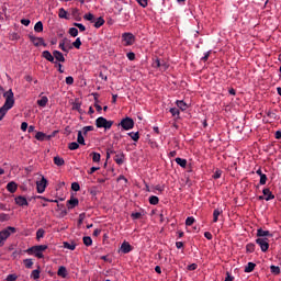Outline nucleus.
Returning <instances> with one entry per match:
<instances>
[{
	"instance_id": "nucleus-40",
	"label": "nucleus",
	"mask_w": 281,
	"mask_h": 281,
	"mask_svg": "<svg viewBox=\"0 0 281 281\" xmlns=\"http://www.w3.org/2000/svg\"><path fill=\"white\" fill-rule=\"evenodd\" d=\"M71 15L76 19V21H80V11L78 9H72Z\"/></svg>"
},
{
	"instance_id": "nucleus-26",
	"label": "nucleus",
	"mask_w": 281,
	"mask_h": 281,
	"mask_svg": "<svg viewBox=\"0 0 281 281\" xmlns=\"http://www.w3.org/2000/svg\"><path fill=\"white\" fill-rule=\"evenodd\" d=\"M47 102H49V99L47 97H42L40 100H37L38 106L45 108L47 106Z\"/></svg>"
},
{
	"instance_id": "nucleus-45",
	"label": "nucleus",
	"mask_w": 281,
	"mask_h": 281,
	"mask_svg": "<svg viewBox=\"0 0 281 281\" xmlns=\"http://www.w3.org/2000/svg\"><path fill=\"white\" fill-rule=\"evenodd\" d=\"M169 113H171V115L173 116V117H179V115H180V112H179V109H177V108H171L170 110H169Z\"/></svg>"
},
{
	"instance_id": "nucleus-27",
	"label": "nucleus",
	"mask_w": 281,
	"mask_h": 281,
	"mask_svg": "<svg viewBox=\"0 0 281 281\" xmlns=\"http://www.w3.org/2000/svg\"><path fill=\"white\" fill-rule=\"evenodd\" d=\"M94 27L98 30L104 25V19L102 16H99L97 20L93 21Z\"/></svg>"
},
{
	"instance_id": "nucleus-39",
	"label": "nucleus",
	"mask_w": 281,
	"mask_h": 281,
	"mask_svg": "<svg viewBox=\"0 0 281 281\" xmlns=\"http://www.w3.org/2000/svg\"><path fill=\"white\" fill-rule=\"evenodd\" d=\"M83 19L86 21H90V23H93L95 21V16L92 13H87L83 15Z\"/></svg>"
},
{
	"instance_id": "nucleus-33",
	"label": "nucleus",
	"mask_w": 281,
	"mask_h": 281,
	"mask_svg": "<svg viewBox=\"0 0 281 281\" xmlns=\"http://www.w3.org/2000/svg\"><path fill=\"white\" fill-rule=\"evenodd\" d=\"M68 205L69 209L76 207V205H78V199L71 198L70 200H68Z\"/></svg>"
},
{
	"instance_id": "nucleus-3",
	"label": "nucleus",
	"mask_w": 281,
	"mask_h": 281,
	"mask_svg": "<svg viewBox=\"0 0 281 281\" xmlns=\"http://www.w3.org/2000/svg\"><path fill=\"white\" fill-rule=\"evenodd\" d=\"M95 126L97 128H104L105 131H109V128L113 126V121H109L104 116H100L95 120Z\"/></svg>"
},
{
	"instance_id": "nucleus-9",
	"label": "nucleus",
	"mask_w": 281,
	"mask_h": 281,
	"mask_svg": "<svg viewBox=\"0 0 281 281\" xmlns=\"http://www.w3.org/2000/svg\"><path fill=\"white\" fill-rule=\"evenodd\" d=\"M36 188L38 194H43V192H45V189L47 188V179H45V177H42V179L36 182Z\"/></svg>"
},
{
	"instance_id": "nucleus-64",
	"label": "nucleus",
	"mask_w": 281,
	"mask_h": 281,
	"mask_svg": "<svg viewBox=\"0 0 281 281\" xmlns=\"http://www.w3.org/2000/svg\"><path fill=\"white\" fill-rule=\"evenodd\" d=\"M128 60H133L135 58V53H127Z\"/></svg>"
},
{
	"instance_id": "nucleus-36",
	"label": "nucleus",
	"mask_w": 281,
	"mask_h": 281,
	"mask_svg": "<svg viewBox=\"0 0 281 281\" xmlns=\"http://www.w3.org/2000/svg\"><path fill=\"white\" fill-rule=\"evenodd\" d=\"M58 16L59 19H69V16H67V10H65V8L59 9Z\"/></svg>"
},
{
	"instance_id": "nucleus-15",
	"label": "nucleus",
	"mask_w": 281,
	"mask_h": 281,
	"mask_svg": "<svg viewBox=\"0 0 281 281\" xmlns=\"http://www.w3.org/2000/svg\"><path fill=\"white\" fill-rule=\"evenodd\" d=\"M59 48H60L61 52H65L66 54H69V49H71L70 46H67V40H63L59 43Z\"/></svg>"
},
{
	"instance_id": "nucleus-23",
	"label": "nucleus",
	"mask_w": 281,
	"mask_h": 281,
	"mask_svg": "<svg viewBox=\"0 0 281 281\" xmlns=\"http://www.w3.org/2000/svg\"><path fill=\"white\" fill-rule=\"evenodd\" d=\"M176 104H177L178 109H180V111H187V109H188V103H186L182 100H177Z\"/></svg>"
},
{
	"instance_id": "nucleus-7",
	"label": "nucleus",
	"mask_w": 281,
	"mask_h": 281,
	"mask_svg": "<svg viewBox=\"0 0 281 281\" xmlns=\"http://www.w3.org/2000/svg\"><path fill=\"white\" fill-rule=\"evenodd\" d=\"M155 69H160V71H166L168 69V64L164 59L156 58L153 63Z\"/></svg>"
},
{
	"instance_id": "nucleus-2",
	"label": "nucleus",
	"mask_w": 281,
	"mask_h": 281,
	"mask_svg": "<svg viewBox=\"0 0 281 281\" xmlns=\"http://www.w3.org/2000/svg\"><path fill=\"white\" fill-rule=\"evenodd\" d=\"M48 246L47 245H38V246H33L26 250V254L29 256H35V258H45V255H43L44 251H47Z\"/></svg>"
},
{
	"instance_id": "nucleus-4",
	"label": "nucleus",
	"mask_w": 281,
	"mask_h": 281,
	"mask_svg": "<svg viewBox=\"0 0 281 281\" xmlns=\"http://www.w3.org/2000/svg\"><path fill=\"white\" fill-rule=\"evenodd\" d=\"M121 38L125 47H131V45H135V35H133V33H123Z\"/></svg>"
},
{
	"instance_id": "nucleus-56",
	"label": "nucleus",
	"mask_w": 281,
	"mask_h": 281,
	"mask_svg": "<svg viewBox=\"0 0 281 281\" xmlns=\"http://www.w3.org/2000/svg\"><path fill=\"white\" fill-rule=\"evenodd\" d=\"M83 135H87L89 132L93 131V126L88 125L82 128Z\"/></svg>"
},
{
	"instance_id": "nucleus-44",
	"label": "nucleus",
	"mask_w": 281,
	"mask_h": 281,
	"mask_svg": "<svg viewBox=\"0 0 281 281\" xmlns=\"http://www.w3.org/2000/svg\"><path fill=\"white\" fill-rule=\"evenodd\" d=\"M128 135L134 142H137V139H139V132H131L128 133Z\"/></svg>"
},
{
	"instance_id": "nucleus-54",
	"label": "nucleus",
	"mask_w": 281,
	"mask_h": 281,
	"mask_svg": "<svg viewBox=\"0 0 281 281\" xmlns=\"http://www.w3.org/2000/svg\"><path fill=\"white\" fill-rule=\"evenodd\" d=\"M71 190H74V192H78L80 190V184L78 182H72Z\"/></svg>"
},
{
	"instance_id": "nucleus-18",
	"label": "nucleus",
	"mask_w": 281,
	"mask_h": 281,
	"mask_svg": "<svg viewBox=\"0 0 281 281\" xmlns=\"http://www.w3.org/2000/svg\"><path fill=\"white\" fill-rule=\"evenodd\" d=\"M35 139H37V142H45V139H49V136H47V134L43 132H37L35 135Z\"/></svg>"
},
{
	"instance_id": "nucleus-11",
	"label": "nucleus",
	"mask_w": 281,
	"mask_h": 281,
	"mask_svg": "<svg viewBox=\"0 0 281 281\" xmlns=\"http://www.w3.org/2000/svg\"><path fill=\"white\" fill-rule=\"evenodd\" d=\"M15 203L20 206V207H25L27 205H30V203L27 202V199L25 196H16L14 199Z\"/></svg>"
},
{
	"instance_id": "nucleus-48",
	"label": "nucleus",
	"mask_w": 281,
	"mask_h": 281,
	"mask_svg": "<svg viewBox=\"0 0 281 281\" xmlns=\"http://www.w3.org/2000/svg\"><path fill=\"white\" fill-rule=\"evenodd\" d=\"M194 217L193 216H190V217H187V220H186V225L188 226V227H190V226H192V225H194Z\"/></svg>"
},
{
	"instance_id": "nucleus-17",
	"label": "nucleus",
	"mask_w": 281,
	"mask_h": 281,
	"mask_svg": "<svg viewBox=\"0 0 281 281\" xmlns=\"http://www.w3.org/2000/svg\"><path fill=\"white\" fill-rule=\"evenodd\" d=\"M57 276H59V278H67L68 276L67 268L65 266H60L58 268Z\"/></svg>"
},
{
	"instance_id": "nucleus-22",
	"label": "nucleus",
	"mask_w": 281,
	"mask_h": 281,
	"mask_svg": "<svg viewBox=\"0 0 281 281\" xmlns=\"http://www.w3.org/2000/svg\"><path fill=\"white\" fill-rule=\"evenodd\" d=\"M18 186L15 184V182H9L7 184V190L8 192H11V194H14V192H16Z\"/></svg>"
},
{
	"instance_id": "nucleus-19",
	"label": "nucleus",
	"mask_w": 281,
	"mask_h": 281,
	"mask_svg": "<svg viewBox=\"0 0 281 281\" xmlns=\"http://www.w3.org/2000/svg\"><path fill=\"white\" fill-rule=\"evenodd\" d=\"M223 214V209H215L213 212V223H218V217Z\"/></svg>"
},
{
	"instance_id": "nucleus-34",
	"label": "nucleus",
	"mask_w": 281,
	"mask_h": 281,
	"mask_svg": "<svg viewBox=\"0 0 281 281\" xmlns=\"http://www.w3.org/2000/svg\"><path fill=\"white\" fill-rule=\"evenodd\" d=\"M83 245H86V247H91L93 245V239L89 236L83 237Z\"/></svg>"
},
{
	"instance_id": "nucleus-46",
	"label": "nucleus",
	"mask_w": 281,
	"mask_h": 281,
	"mask_svg": "<svg viewBox=\"0 0 281 281\" xmlns=\"http://www.w3.org/2000/svg\"><path fill=\"white\" fill-rule=\"evenodd\" d=\"M68 148L69 150H78V148H80V145L76 142H72L69 144Z\"/></svg>"
},
{
	"instance_id": "nucleus-25",
	"label": "nucleus",
	"mask_w": 281,
	"mask_h": 281,
	"mask_svg": "<svg viewBox=\"0 0 281 281\" xmlns=\"http://www.w3.org/2000/svg\"><path fill=\"white\" fill-rule=\"evenodd\" d=\"M121 251H122V254H128L131 251V244H128L126 241L123 243L121 245Z\"/></svg>"
},
{
	"instance_id": "nucleus-42",
	"label": "nucleus",
	"mask_w": 281,
	"mask_h": 281,
	"mask_svg": "<svg viewBox=\"0 0 281 281\" xmlns=\"http://www.w3.org/2000/svg\"><path fill=\"white\" fill-rule=\"evenodd\" d=\"M100 159H101L100 154L93 151V153H92V161H93L94 164H99Z\"/></svg>"
},
{
	"instance_id": "nucleus-24",
	"label": "nucleus",
	"mask_w": 281,
	"mask_h": 281,
	"mask_svg": "<svg viewBox=\"0 0 281 281\" xmlns=\"http://www.w3.org/2000/svg\"><path fill=\"white\" fill-rule=\"evenodd\" d=\"M64 249H69L70 251L76 250V243L64 241Z\"/></svg>"
},
{
	"instance_id": "nucleus-38",
	"label": "nucleus",
	"mask_w": 281,
	"mask_h": 281,
	"mask_svg": "<svg viewBox=\"0 0 281 281\" xmlns=\"http://www.w3.org/2000/svg\"><path fill=\"white\" fill-rule=\"evenodd\" d=\"M150 205H157L159 203V198L157 195L149 196Z\"/></svg>"
},
{
	"instance_id": "nucleus-62",
	"label": "nucleus",
	"mask_w": 281,
	"mask_h": 281,
	"mask_svg": "<svg viewBox=\"0 0 281 281\" xmlns=\"http://www.w3.org/2000/svg\"><path fill=\"white\" fill-rule=\"evenodd\" d=\"M204 237H205L207 240H212V233L205 232V233H204Z\"/></svg>"
},
{
	"instance_id": "nucleus-13",
	"label": "nucleus",
	"mask_w": 281,
	"mask_h": 281,
	"mask_svg": "<svg viewBox=\"0 0 281 281\" xmlns=\"http://www.w3.org/2000/svg\"><path fill=\"white\" fill-rule=\"evenodd\" d=\"M30 278L31 280H38L41 278V266L31 272Z\"/></svg>"
},
{
	"instance_id": "nucleus-29",
	"label": "nucleus",
	"mask_w": 281,
	"mask_h": 281,
	"mask_svg": "<svg viewBox=\"0 0 281 281\" xmlns=\"http://www.w3.org/2000/svg\"><path fill=\"white\" fill-rule=\"evenodd\" d=\"M176 164L180 166L181 168H186L188 166V160L183 158H176Z\"/></svg>"
},
{
	"instance_id": "nucleus-16",
	"label": "nucleus",
	"mask_w": 281,
	"mask_h": 281,
	"mask_svg": "<svg viewBox=\"0 0 281 281\" xmlns=\"http://www.w3.org/2000/svg\"><path fill=\"white\" fill-rule=\"evenodd\" d=\"M114 161L117 164V166H122V164H124V154L123 153H117L114 156Z\"/></svg>"
},
{
	"instance_id": "nucleus-49",
	"label": "nucleus",
	"mask_w": 281,
	"mask_h": 281,
	"mask_svg": "<svg viewBox=\"0 0 281 281\" xmlns=\"http://www.w3.org/2000/svg\"><path fill=\"white\" fill-rule=\"evenodd\" d=\"M72 45L74 47H76V49H80V46L82 45L80 37H77L76 41L72 43Z\"/></svg>"
},
{
	"instance_id": "nucleus-6",
	"label": "nucleus",
	"mask_w": 281,
	"mask_h": 281,
	"mask_svg": "<svg viewBox=\"0 0 281 281\" xmlns=\"http://www.w3.org/2000/svg\"><path fill=\"white\" fill-rule=\"evenodd\" d=\"M120 126L124 128V131H131L135 126V122L131 117H125L121 121Z\"/></svg>"
},
{
	"instance_id": "nucleus-52",
	"label": "nucleus",
	"mask_w": 281,
	"mask_h": 281,
	"mask_svg": "<svg viewBox=\"0 0 281 281\" xmlns=\"http://www.w3.org/2000/svg\"><path fill=\"white\" fill-rule=\"evenodd\" d=\"M69 34H70V36H74V37L78 36V29L70 27L69 29Z\"/></svg>"
},
{
	"instance_id": "nucleus-41",
	"label": "nucleus",
	"mask_w": 281,
	"mask_h": 281,
	"mask_svg": "<svg viewBox=\"0 0 281 281\" xmlns=\"http://www.w3.org/2000/svg\"><path fill=\"white\" fill-rule=\"evenodd\" d=\"M270 271H271V273H273L274 276H280V267H278V266H271V267H270Z\"/></svg>"
},
{
	"instance_id": "nucleus-61",
	"label": "nucleus",
	"mask_w": 281,
	"mask_h": 281,
	"mask_svg": "<svg viewBox=\"0 0 281 281\" xmlns=\"http://www.w3.org/2000/svg\"><path fill=\"white\" fill-rule=\"evenodd\" d=\"M21 131H23V133H25V131H27V122H23L21 124Z\"/></svg>"
},
{
	"instance_id": "nucleus-32",
	"label": "nucleus",
	"mask_w": 281,
	"mask_h": 281,
	"mask_svg": "<svg viewBox=\"0 0 281 281\" xmlns=\"http://www.w3.org/2000/svg\"><path fill=\"white\" fill-rule=\"evenodd\" d=\"M23 263L26 269H32V267H34V261L32 259H24Z\"/></svg>"
},
{
	"instance_id": "nucleus-30",
	"label": "nucleus",
	"mask_w": 281,
	"mask_h": 281,
	"mask_svg": "<svg viewBox=\"0 0 281 281\" xmlns=\"http://www.w3.org/2000/svg\"><path fill=\"white\" fill-rule=\"evenodd\" d=\"M246 251H247V254H254V251H256V244H254V243L247 244Z\"/></svg>"
},
{
	"instance_id": "nucleus-53",
	"label": "nucleus",
	"mask_w": 281,
	"mask_h": 281,
	"mask_svg": "<svg viewBox=\"0 0 281 281\" xmlns=\"http://www.w3.org/2000/svg\"><path fill=\"white\" fill-rule=\"evenodd\" d=\"M222 175H223V171L221 169H216V171L213 175V179H221Z\"/></svg>"
},
{
	"instance_id": "nucleus-58",
	"label": "nucleus",
	"mask_w": 281,
	"mask_h": 281,
	"mask_svg": "<svg viewBox=\"0 0 281 281\" xmlns=\"http://www.w3.org/2000/svg\"><path fill=\"white\" fill-rule=\"evenodd\" d=\"M198 267L199 266L196 263H191V265L188 266V271H196Z\"/></svg>"
},
{
	"instance_id": "nucleus-60",
	"label": "nucleus",
	"mask_w": 281,
	"mask_h": 281,
	"mask_svg": "<svg viewBox=\"0 0 281 281\" xmlns=\"http://www.w3.org/2000/svg\"><path fill=\"white\" fill-rule=\"evenodd\" d=\"M21 23H22V25H25V27H27L30 25L31 21L29 19H22Z\"/></svg>"
},
{
	"instance_id": "nucleus-21",
	"label": "nucleus",
	"mask_w": 281,
	"mask_h": 281,
	"mask_svg": "<svg viewBox=\"0 0 281 281\" xmlns=\"http://www.w3.org/2000/svg\"><path fill=\"white\" fill-rule=\"evenodd\" d=\"M257 236H258V238H265V236H272V235L269 231H265L262 228H259L257 231Z\"/></svg>"
},
{
	"instance_id": "nucleus-55",
	"label": "nucleus",
	"mask_w": 281,
	"mask_h": 281,
	"mask_svg": "<svg viewBox=\"0 0 281 281\" xmlns=\"http://www.w3.org/2000/svg\"><path fill=\"white\" fill-rule=\"evenodd\" d=\"M211 54H212V50L206 52L204 56L201 58V60H203V63H207Z\"/></svg>"
},
{
	"instance_id": "nucleus-47",
	"label": "nucleus",
	"mask_w": 281,
	"mask_h": 281,
	"mask_svg": "<svg viewBox=\"0 0 281 281\" xmlns=\"http://www.w3.org/2000/svg\"><path fill=\"white\" fill-rule=\"evenodd\" d=\"M5 280L7 281H16V280H19V276H16V273L8 274Z\"/></svg>"
},
{
	"instance_id": "nucleus-10",
	"label": "nucleus",
	"mask_w": 281,
	"mask_h": 281,
	"mask_svg": "<svg viewBox=\"0 0 281 281\" xmlns=\"http://www.w3.org/2000/svg\"><path fill=\"white\" fill-rule=\"evenodd\" d=\"M29 38H30L31 43H33V45H35V47H41V45H45V41L43 40V37H36L33 34H30Z\"/></svg>"
},
{
	"instance_id": "nucleus-37",
	"label": "nucleus",
	"mask_w": 281,
	"mask_h": 281,
	"mask_svg": "<svg viewBox=\"0 0 281 281\" xmlns=\"http://www.w3.org/2000/svg\"><path fill=\"white\" fill-rule=\"evenodd\" d=\"M77 142L78 144H81L82 146H85V136H82V131L78 132Z\"/></svg>"
},
{
	"instance_id": "nucleus-12",
	"label": "nucleus",
	"mask_w": 281,
	"mask_h": 281,
	"mask_svg": "<svg viewBox=\"0 0 281 281\" xmlns=\"http://www.w3.org/2000/svg\"><path fill=\"white\" fill-rule=\"evenodd\" d=\"M262 194L263 196H266L265 201H273V199H276V195H273L269 188L263 189Z\"/></svg>"
},
{
	"instance_id": "nucleus-35",
	"label": "nucleus",
	"mask_w": 281,
	"mask_h": 281,
	"mask_svg": "<svg viewBox=\"0 0 281 281\" xmlns=\"http://www.w3.org/2000/svg\"><path fill=\"white\" fill-rule=\"evenodd\" d=\"M34 32L41 33L43 32V22L38 21L35 25H34Z\"/></svg>"
},
{
	"instance_id": "nucleus-59",
	"label": "nucleus",
	"mask_w": 281,
	"mask_h": 281,
	"mask_svg": "<svg viewBox=\"0 0 281 281\" xmlns=\"http://www.w3.org/2000/svg\"><path fill=\"white\" fill-rule=\"evenodd\" d=\"M66 85H74V77L71 76L66 77Z\"/></svg>"
},
{
	"instance_id": "nucleus-20",
	"label": "nucleus",
	"mask_w": 281,
	"mask_h": 281,
	"mask_svg": "<svg viewBox=\"0 0 281 281\" xmlns=\"http://www.w3.org/2000/svg\"><path fill=\"white\" fill-rule=\"evenodd\" d=\"M42 56H43V58L48 60V63H54V55H52V53H49V50H44L42 53Z\"/></svg>"
},
{
	"instance_id": "nucleus-57",
	"label": "nucleus",
	"mask_w": 281,
	"mask_h": 281,
	"mask_svg": "<svg viewBox=\"0 0 281 281\" xmlns=\"http://www.w3.org/2000/svg\"><path fill=\"white\" fill-rule=\"evenodd\" d=\"M260 186H265L267 183V175H261L260 176V181H259Z\"/></svg>"
},
{
	"instance_id": "nucleus-63",
	"label": "nucleus",
	"mask_w": 281,
	"mask_h": 281,
	"mask_svg": "<svg viewBox=\"0 0 281 281\" xmlns=\"http://www.w3.org/2000/svg\"><path fill=\"white\" fill-rule=\"evenodd\" d=\"M225 281H234V277H232V274H229V272H227Z\"/></svg>"
},
{
	"instance_id": "nucleus-51",
	"label": "nucleus",
	"mask_w": 281,
	"mask_h": 281,
	"mask_svg": "<svg viewBox=\"0 0 281 281\" xmlns=\"http://www.w3.org/2000/svg\"><path fill=\"white\" fill-rule=\"evenodd\" d=\"M75 27H78L80 32H85L87 27L82 23H74Z\"/></svg>"
},
{
	"instance_id": "nucleus-14",
	"label": "nucleus",
	"mask_w": 281,
	"mask_h": 281,
	"mask_svg": "<svg viewBox=\"0 0 281 281\" xmlns=\"http://www.w3.org/2000/svg\"><path fill=\"white\" fill-rule=\"evenodd\" d=\"M53 56L58 60V63H65V55H63L60 50H54Z\"/></svg>"
},
{
	"instance_id": "nucleus-50",
	"label": "nucleus",
	"mask_w": 281,
	"mask_h": 281,
	"mask_svg": "<svg viewBox=\"0 0 281 281\" xmlns=\"http://www.w3.org/2000/svg\"><path fill=\"white\" fill-rule=\"evenodd\" d=\"M267 116L270 117V120H278V114L272 111H268Z\"/></svg>"
},
{
	"instance_id": "nucleus-28",
	"label": "nucleus",
	"mask_w": 281,
	"mask_h": 281,
	"mask_svg": "<svg viewBox=\"0 0 281 281\" xmlns=\"http://www.w3.org/2000/svg\"><path fill=\"white\" fill-rule=\"evenodd\" d=\"M256 269V263L254 262H248L247 266L245 267L244 271L245 273H251Z\"/></svg>"
},
{
	"instance_id": "nucleus-8",
	"label": "nucleus",
	"mask_w": 281,
	"mask_h": 281,
	"mask_svg": "<svg viewBox=\"0 0 281 281\" xmlns=\"http://www.w3.org/2000/svg\"><path fill=\"white\" fill-rule=\"evenodd\" d=\"M256 244L259 245L261 251H269V239L268 238H257Z\"/></svg>"
},
{
	"instance_id": "nucleus-5",
	"label": "nucleus",
	"mask_w": 281,
	"mask_h": 281,
	"mask_svg": "<svg viewBox=\"0 0 281 281\" xmlns=\"http://www.w3.org/2000/svg\"><path fill=\"white\" fill-rule=\"evenodd\" d=\"M12 234H16V228L9 226L5 229L0 232V238H1V240H5L7 238H10V236H12Z\"/></svg>"
},
{
	"instance_id": "nucleus-31",
	"label": "nucleus",
	"mask_w": 281,
	"mask_h": 281,
	"mask_svg": "<svg viewBox=\"0 0 281 281\" xmlns=\"http://www.w3.org/2000/svg\"><path fill=\"white\" fill-rule=\"evenodd\" d=\"M54 164L55 166H65V159L60 158V156H55Z\"/></svg>"
},
{
	"instance_id": "nucleus-1",
	"label": "nucleus",
	"mask_w": 281,
	"mask_h": 281,
	"mask_svg": "<svg viewBox=\"0 0 281 281\" xmlns=\"http://www.w3.org/2000/svg\"><path fill=\"white\" fill-rule=\"evenodd\" d=\"M3 98L5 99L4 104L0 108V122L5 117L8 111L14 106V92L12 89L3 92Z\"/></svg>"
},
{
	"instance_id": "nucleus-43",
	"label": "nucleus",
	"mask_w": 281,
	"mask_h": 281,
	"mask_svg": "<svg viewBox=\"0 0 281 281\" xmlns=\"http://www.w3.org/2000/svg\"><path fill=\"white\" fill-rule=\"evenodd\" d=\"M44 236H45V229L38 228L37 232H36L37 240H41V238H43Z\"/></svg>"
}]
</instances>
